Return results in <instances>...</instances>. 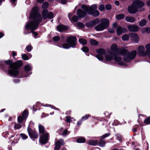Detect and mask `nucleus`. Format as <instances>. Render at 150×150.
Instances as JSON below:
<instances>
[{"instance_id": "obj_1", "label": "nucleus", "mask_w": 150, "mask_h": 150, "mask_svg": "<svg viewBox=\"0 0 150 150\" xmlns=\"http://www.w3.org/2000/svg\"><path fill=\"white\" fill-rule=\"evenodd\" d=\"M38 8L35 6L32 8L30 14V20L25 26L26 29L33 31L37 29L42 20L40 15L38 13Z\"/></svg>"}, {"instance_id": "obj_2", "label": "nucleus", "mask_w": 150, "mask_h": 150, "mask_svg": "<svg viewBox=\"0 0 150 150\" xmlns=\"http://www.w3.org/2000/svg\"><path fill=\"white\" fill-rule=\"evenodd\" d=\"M5 63L7 65H9L11 69L8 71V73L10 75L12 76H15L18 74L19 71L18 69L21 67L22 65V62L20 60L13 63H12V61L8 60L4 61H0V67L4 66V64Z\"/></svg>"}, {"instance_id": "obj_3", "label": "nucleus", "mask_w": 150, "mask_h": 150, "mask_svg": "<svg viewBox=\"0 0 150 150\" xmlns=\"http://www.w3.org/2000/svg\"><path fill=\"white\" fill-rule=\"evenodd\" d=\"M81 7L88 13L89 14H92L94 17L97 16L99 15V12L96 10L97 6L95 4L93 5L91 7L83 5Z\"/></svg>"}, {"instance_id": "obj_4", "label": "nucleus", "mask_w": 150, "mask_h": 150, "mask_svg": "<svg viewBox=\"0 0 150 150\" xmlns=\"http://www.w3.org/2000/svg\"><path fill=\"white\" fill-rule=\"evenodd\" d=\"M121 53L122 55L125 57V61L127 62H129L130 60L134 58L136 55V52L134 50L129 53L128 51L125 50H123Z\"/></svg>"}, {"instance_id": "obj_5", "label": "nucleus", "mask_w": 150, "mask_h": 150, "mask_svg": "<svg viewBox=\"0 0 150 150\" xmlns=\"http://www.w3.org/2000/svg\"><path fill=\"white\" fill-rule=\"evenodd\" d=\"M101 24L95 27V29L98 31L103 30L109 26V21L106 18H103L101 20Z\"/></svg>"}, {"instance_id": "obj_6", "label": "nucleus", "mask_w": 150, "mask_h": 150, "mask_svg": "<svg viewBox=\"0 0 150 150\" xmlns=\"http://www.w3.org/2000/svg\"><path fill=\"white\" fill-rule=\"evenodd\" d=\"M42 15L43 18L46 19L47 18H51L53 17V14L52 12L48 13V11L46 9L44 10L42 12Z\"/></svg>"}, {"instance_id": "obj_7", "label": "nucleus", "mask_w": 150, "mask_h": 150, "mask_svg": "<svg viewBox=\"0 0 150 150\" xmlns=\"http://www.w3.org/2000/svg\"><path fill=\"white\" fill-rule=\"evenodd\" d=\"M111 50L112 51V52L113 54V55H119L121 54L120 51L118 49L117 45L116 44H112L111 47Z\"/></svg>"}, {"instance_id": "obj_8", "label": "nucleus", "mask_w": 150, "mask_h": 150, "mask_svg": "<svg viewBox=\"0 0 150 150\" xmlns=\"http://www.w3.org/2000/svg\"><path fill=\"white\" fill-rule=\"evenodd\" d=\"M96 52L98 54L96 56V57L100 60H102L103 58L102 55L106 53L105 50L103 49H99L97 50Z\"/></svg>"}, {"instance_id": "obj_9", "label": "nucleus", "mask_w": 150, "mask_h": 150, "mask_svg": "<svg viewBox=\"0 0 150 150\" xmlns=\"http://www.w3.org/2000/svg\"><path fill=\"white\" fill-rule=\"evenodd\" d=\"M76 40V39L74 36L69 37L67 39V42L72 47L75 46Z\"/></svg>"}, {"instance_id": "obj_10", "label": "nucleus", "mask_w": 150, "mask_h": 150, "mask_svg": "<svg viewBox=\"0 0 150 150\" xmlns=\"http://www.w3.org/2000/svg\"><path fill=\"white\" fill-rule=\"evenodd\" d=\"M28 132L30 137L34 138V139L38 138V135L35 131H33L29 127L28 128Z\"/></svg>"}, {"instance_id": "obj_11", "label": "nucleus", "mask_w": 150, "mask_h": 150, "mask_svg": "<svg viewBox=\"0 0 150 150\" xmlns=\"http://www.w3.org/2000/svg\"><path fill=\"white\" fill-rule=\"evenodd\" d=\"M139 54V55L142 56H145L146 55H147V52H146V50L145 51V48L144 46L141 45L139 46L138 48Z\"/></svg>"}, {"instance_id": "obj_12", "label": "nucleus", "mask_w": 150, "mask_h": 150, "mask_svg": "<svg viewBox=\"0 0 150 150\" xmlns=\"http://www.w3.org/2000/svg\"><path fill=\"white\" fill-rule=\"evenodd\" d=\"M127 29L125 28L118 26L116 30L117 34L118 35H120L121 34L127 32Z\"/></svg>"}, {"instance_id": "obj_13", "label": "nucleus", "mask_w": 150, "mask_h": 150, "mask_svg": "<svg viewBox=\"0 0 150 150\" xmlns=\"http://www.w3.org/2000/svg\"><path fill=\"white\" fill-rule=\"evenodd\" d=\"M99 21V20L98 19H96L91 22L87 23L86 26L89 28L92 27L98 23Z\"/></svg>"}, {"instance_id": "obj_14", "label": "nucleus", "mask_w": 150, "mask_h": 150, "mask_svg": "<svg viewBox=\"0 0 150 150\" xmlns=\"http://www.w3.org/2000/svg\"><path fill=\"white\" fill-rule=\"evenodd\" d=\"M128 12L130 13H135L137 11V8L135 5H133L132 3V5L128 7Z\"/></svg>"}, {"instance_id": "obj_15", "label": "nucleus", "mask_w": 150, "mask_h": 150, "mask_svg": "<svg viewBox=\"0 0 150 150\" xmlns=\"http://www.w3.org/2000/svg\"><path fill=\"white\" fill-rule=\"evenodd\" d=\"M109 54H106L105 56V59L106 61H110L112 59L113 56L115 55H113V54L111 51H109Z\"/></svg>"}, {"instance_id": "obj_16", "label": "nucleus", "mask_w": 150, "mask_h": 150, "mask_svg": "<svg viewBox=\"0 0 150 150\" xmlns=\"http://www.w3.org/2000/svg\"><path fill=\"white\" fill-rule=\"evenodd\" d=\"M130 37L134 42H137L139 40V37L137 34L135 33H132L130 34Z\"/></svg>"}, {"instance_id": "obj_17", "label": "nucleus", "mask_w": 150, "mask_h": 150, "mask_svg": "<svg viewBox=\"0 0 150 150\" xmlns=\"http://www.w3.org/2000/svg\"><path fill=\"white\" fill-rule=\"evenodd\" d=\"M133 5H135L137 8H140L143 6L144 5V3L139 1H136L133 2Z\"/></svg>"}, {"instance_id": "obj_18", "label": "nucleus", "mask_w": 150, "mask_h": 150, "mask_svg": "<svg viewBox=\"0 0 150 150\" xmlns=\"http://www.w3.org/2000/svg\"><path fill=\"white\" fill-rule=\"evenodd\" d=\"M77 14L79 18H81L83 17L86 16V13L81 9H79L77 11Z\"/></svg>"}, {"instance_id": "obj_19", "label": "nucleus", "mask_w": 150, "mask_h": 150, "mask_svg": "<svg viewBox=\"0 0 150 150\" xmlns=\"http://www.w3.org/2000/svg\"><path fill=\"white\" fill-rule=\"evenodd\" d=\"M62 141H57L55 143V147L54 148V150H59L61 146L64 144Z\"/></svg>"}, {"instance_id": "obj_20", "label": "nucleus", "mask_w": 150, "mask_h": 150, "mask_svg": "<svg viewBox=\"0 0 150 150\" xmlns=\"http://www.w3.org/2000/svg\"><path fill=\"white\" fill-rule=\"evenodd\" d=\"M127 27L129 30L131 31H137L138 29V27L136 25H129Z\"/></svg>"}, {"instance_id": "obj_21", "label": "nucleus", "mask_w": 150, "mask_h": 150, "mask_svg": "<svg viewBox=\"0 0 150 150\" xmlns=\"http://www.w3.org/2000/svg\"><path fill=\"white\" fill-rule=\"evenodd\" d=\"M73 14L71 13H69L68 16L69 19L71 21L74 22H76L78 21V18L76 16H73L72 18L71 19V18Z\"/></svg>"}, {"instance_id": "obj_22", "label": "nucleus", "mask_w": 150, "mask_h": 150, "mask_svg": "<svg viewBox=\"0 0 150 150\" xmlns=\"http://www.w3.org/2000/svg\"><path fill=\"white\" fill-rule=\"evenodd\" d=\"M57 28L58 31L61 32L63 30H67L68 28L66 26H64L63 25H59L57 27Z\"/></svg>"}, {"instance_id": "obj_23", "label": "nucleus", "mask_w": 150, "mask_h": 150, "mask_svg": "<svg viewBox=\"0 0 150 150\" xmlns=\"http://www.w3.org/2000/svg\"><path fill=\"white\" fill-rule=\"evenodd\" d=\"M147 55L150 58V43L147 44L145 46Z\"/></svg>"}, {"instance_id": "obj_24", "label": "nucleus", "mask_w": 150, "mask_h": 150, "mask_svg": "<svg viewBox=\"0 0 150 150\" xmlns=\"http://www.w3.org/2000/svg\"><path fill=\"white\" fill-rule=\"evenodd\" d=\"M42 141H47L49 140V134L48 133H45L42 136Z\"/></svg>"}, {"instance_id": "obj_25", "label": "nucleus", "mask_w": 150, "mask_h": 150, "mask_svg": "<svg viewBox=\"0 0 150 150\" xmlns=\"http://www.w3.org/2000/svg\"><path fill=\"white\" fill-rule=\"evenodd\" d=\"M125 20L127 21L130 23L133 22L135 21V19L134 18L129 16L126 17Z\"/></svg>"}, {"instance_id": "obj_26", "label": "nucleus", "mask_w": 150, "mask_h": 150, "mask_svg": "<svg viewBox=\"0 0 150 150\" xmlns=\"http://www.w3.org/2000/svg\"><path fill=\"white\" fill-rule=\"evenodd\" d=\"M39 129L40 134H43L45 132V128L42 125H39Z\"/></svg>"}, {"instance_id": "obj_27", "label": "nucleus", "mask_w": 150, "mask_h": 150, "mask_svg": "<svg viewBox=\"0 0 150 150\" xmlns=\"http://www.w3.org/2000/svg\"><path fill=\"white\" fill-rule=\"evenodd\" d=\"M147 22V21L145 19H143L139 22V25L141 26H144L145 25Z\"/></svg>"}, {"instance_id": "obj_28", "label": "nucleus", "mask_w": 150, "mask_h": 150, "mask_svg": "<svg viewBox=\"0 0 150 150\" xmlns=\"http://www.w3.org/2000/svg\"><path fill=\"white\" fill-rule=\"evenodd\" d=\"M89 42L90 44L95 45H97L98 43V42L93 39L90 40Z\"/></svg>"}, {"instance_id": "obj_29", "label": "nucleus", "mask_w": 150, "mask_h": 150, "mask_svg": "<svg viewBox=\"0 0 150 150\" xmlns=\"http://www.w3.org/2000/svg\"><path fill=\"white\" fill-rule=\"evenodd\" d=\"M129 35L127 34H125L122 37V39L123 41L127 40L129 39Z\"/></svg>"}, {"instance_id": "obj_30", "label": "nucleus", "mask_w": 150, "mask_h": 150, "mask_svg": "<svg viewBox=\"0 0 150 150\" xmlns=\"http://www.w3.org/2000/svg\"><path fill=\"white\" fill-rule=\"evenodd\" d=\"M79 42L83 45H85L87 43V41L85 39L82 38L80 39L79 40Z\"/></svg>"}, {"instance_id": "obj_31", "label": "nucleus", "mask_w": 150, "mask_h": 150, "mask_svg": "<svg viewBox=\"0 0 150 150\" xmlns=\"http://www.w3.org/2000/svg\"><path fill=\"white\" fill-rule=\"evenodd\" d=\"M124 16V14H121L117 15L116 16V17L117 19L120 20L123 18Z\"/></svg>"}, {"instance_id": "obj_32", "label": "nucleus", "mask_w": 150, "mask_h": 150, "mask_svg": "<svg viewBox=\"0 0 150 150\" xmlns=\"http://www.w3.org/2000/svg\"><path fill=\"white\" fill-rule=\"evenodd\" d=\"M98 141H88L87 144L91 145H97Z\"/></svg>"}, {"instance_id": "obj_33", "label": "nucleus", "mask_w": 150, "mask_h": 150, "mask_svg": "<svg viewBox=\"0 0 150 150\" xmlns=\"http://www.w3.org/2000/svg\"><path fill=\"white\" fill-rule=\"evenodd\" d=\"M98 145L101 147H103L105 145V141H98Z\"/></svg>"}, {"instance_id": "obj_34", "label": "nucleus", "mask_w": 150, "mask_h": 150, "mask_svg": "<svg viewBox=\"0 0 150 150\" xmlns=\"http://www.w3.org/2000/svg\"><path fill=\"white\" fill-rule=\"evenodd\" d=\"M26 118H25L21 116H20L18 117V122L19 123H21L22 122L23 120Z\"/></svg>"}, {"instance_id": "obj_35", "label": "nucleus", "mask_w": 150, "mask_h": 150, "mask_svg": "<svg viewBox=\"0 0 150 150\" xmlns=\"http://www.w3.org/2000/svg\"><path fill=\"white\" fill-rule=\"evenodd\" d=\"M31 67L29 65H26L25 67V69L26 71H28L31 70Z\"/></svg>"}, {"instance_id": "obj_36", "label": "nucleus", "mask_w": 150, "mask_h": 150, "mask_svg": "<svg viewBox=\"0 0 150 150\" xmlns=\"http://www.w3.org/2000/svg\"><path fill=\"white\" fill-rule=\"evenodd\" d=\"M76 25L78 27L81 28H83L85 26L81 22L77 23Z\"/></svg>"}, {"instance_id": "obj_37", "label": "nucleus", "mask_w": 150, "mask_h": 150, "mask_svg": "<svg viewBox=\"0 0 150 150\" xmlns=\"http://www.w3.org/2000/svg\"><path fill=\"white\" fill-rule=\"evenodd\" d=\"M28 113L27 111L26 110H24L23 112L22 116L23 117L25 118H26L28 116Z\"/></svg>"}, {"instance_id": "obj_38", "label": "nucleus", "mask_w": 150, "mask_h": 150, "mask_svg": "<svg viewBox=\"0 0 150 150\" xmlns=\"http://www.w3.org/2000/svg\"><path fill=\"white\" fill-rule=\"evenodd\" d=\"M62 47L64 48L68 49L70 48V46L67 43H64L62 45Z\"/></svg>"}, {"instance_id": "obj_39", "label": "nucleus", "mask_w": 150, "mask_h": 150, "mask_svg": "<svg viewBox=\"0 0 150 150\" xmlns=\"http://www.w3.org/2000/svg\"><path fill=\"white\" fill-rule=\"evenodd\" d=\"M90 116L89 114H87L85 116L82 117L81 118V120H84L87 119L88 117Z\"/></svg>"}, {"instance_id": "obj_40", "label": "nucleus", "mask_w": 150, "mask_h": 150, "mask_svg": "<svg viewBox=\"0 0 150 150\" xmlns=\"http://www.w3.org/2000/svg\"><path fill=\"white\" fill-rule=\"evenodd\" d=\"M144 122L146 124H150V116L145 120Z\"/></svg>"}, {"instance_id": "obj_41", "label": "nucleus", "mask_w": 150, "mask_h": 150, "mask_svg": "<svg viewBox=\"0 0 150 150\" xmlns=\"http://www.w3.org/2000/svg\"><path fill=\"white\" fill-rule=\"evenodd\" d=\"M48 4L47 2H45L43 3L42 5V8H46L48 6Z\"/></svg>"}, {"instance_id": "obj_42", "label": "nucleus", "mask_w": 150, "mask_h": 150, "mask_svg": "<svg viewBox=\"0 0 150 150\" xmlns=\"http://www.w3.org/2000/svg\"><path fill=\"white\" fill-rule=\"evenodd\" d=\"M114 59L115 61L119 62L121 60V58L119 56H116L114 57Z\"/></svg>"}, {"instance_id": "obj_43", "label": "nucleus", "mask_w": 150, "mask_h": 150, "mask_svg": "<svg viewBox=\"0 0 150 150\" xmlns=\"http://www.w3.org/2000/svg\"><path fill=\"white\" fill-rule=\"evenodd\" d=\"M23 59L24 60H28L29 59L28 57L25 54H23L22 55Z\"/></svg>"}, {"instance_id": "obj_44", "label": "nucleus", "mask_w": 150, "mask_h": 150, "mask_svg": "<svg viewBox=\"0 0 150 150\" xmlns=\"http://www.w3.org/2000/svg\"><path fill=\"white\" fill-rule=\"evenodd\" d=\"M26 49L28 52H30L31 51L32 49V47L31 45H28L26 47Z\"/></svg>"}, {"instance_id": "obj_45", "label": "nucleus", "mask_w": 150, "mask_h": 150, "mask_svg": "<svg viewBox=\"0 0 150 150\" xmlns=\"http://www.w3.org/2000/svg\"><path fill=\"white\" fill-rule=\"evenodd\" d=\"M81 50L83 52H87L88 51V48L86 47H83L81 49Z\"/></svg>"}, {"instance_id": "obj_46", "label": "nucleus", "mask_w": 150, "mask_h": 150, "mask_svg": "<svg viewBox=\"0 0 150 150\" xmlns=\"http://www.w3.org/2000/svg\"><path fill=\"white\" fill-rule=\"evenodd\" d=\"M105 9V7L102 4L100 5L99 7V9L100 11H103Z\"/></svg>"}, {"instance_id": "obj_47", "label": "nucleus", "mask_w": 150, "mask_h": 150, "mask_svg": "<svg viewBox=\"0 0 150 150\" xmlns=\"http://www.w3.org/2000/svg\"><path fill=\"white\" fill-rule=\"evenodd\" d=\"M21 137L23 139H27L28 138L27 136L26 135L24 134H21Z\"/></svg>"}, {"instance_id": "obj_48", "label": "nucleus", "mask_w": 150, "mask_h": 150, "mask_svg": "<svg viewBox=\"0 0 150 150\" xmlns=\"http://www.w3.org/2000/svg\"><path fill=\"white\" fill-rule=\"evenodd\" d=\"M116 137L117 138V140H122V138L120 136V135L119 134H117L116 135Z\"/></svg>"}, {"instance_id": "obj_49", "label": "nucleus", "mask_w": 150, "mask_h": 150, "mask_svg": "<svg viewBox=\"0 0 150 150\" xmlns=\"http://www.w3.org/2000/svg\"><path fill=\"white\" fill-rule=\"evenodd\" d=\"M86 139L83 137H79L78 138L76 141H86Z\"/></svg>"}, {"instance_id": "obj_50", "label": "nucleus", "mask_w": 150, "mask_h": 150, "mask_svg": "<svg viewBox=\"0 0 150 150\" xmlns=\"http://www.w3.org/2000/svg\"><path fill=\"white\" fill-rule=\"evenodd\" d=\"M68 133V131L67 129H65L64 130L62 133V135L63 136H66Z\"/></svg>"}, {"instance_id": "obj_51", "label": "nucleus", "mask_w": 150, "mask_h": 150, "mask_svg": "<svg viewBox=\"0 0 150 150\" xmlns=\"http://www.w3.org/2000/svg\"><path fill=\"white\" fill-rule=\"evenodd\" d=\"M60 39L59 37L58 36H55L53 37V40L55 41H57L59 40Z\"/></svg>"}, {"instance_id": "obj_52", "label": "nucleus", "mask_w": 150, "mask_h": 150, "mask_svg": "<svg viewBox=\"0 0 150 150\" xmlns=\"http://www.w3.org/2000/svg\"><path fill=\"white\" fill-rule=\"evenodd\" d=\"M21 127V125L19 124H17L16 125H15V127L16 129H19Z\"/></svg>"}, {"instance_id": "obj_53", "label": "nucleus", "mask_w": 150, "mask_h": 150, "mask_svg": "<svg viewBox=\"0 0 150 150\" xmlns=\"http://www.w3.org/2000/svg\"><path fill=\"white\" fill-rule=\"evenodd\" d=\"M105 8L107 10H109L111 8V6L110 4H107Z\"/></svg>"}, {"instance_id": "obj_54", "label": "nucleus", "mask_w": 150, "mask_h": 150, "mask_svg": "<svg viewBox=\"0 0 150 150\" xmlns=\"http://www.w3.org/2000/svg\"><path fill=\"white\" fill-rule=\"evenodd\" d=\"M59 1L60 3L62 4H65L66 2V0H58Z\"/></svg>"}, {"instance_id": "obj_55", "label": "nucleus", "mask_w": 150, "mask_h": 150, "mask_svg": "<svg viewBox=\"0 0 150 150\" xmlns=\"http://www.w3.org/2000/svg\"><path fill=\"white\" fill-rule=\"evenodd\" d=\"M66 118L67 122H69L71 120L70 117L69 116H67L66 117Z\"/></svg>"}, {"instance_id": "obj_56", "label": "nucleus", "mask_w": 150, "mask_h": 150, "mask_svg": "<svg viewBox=\"0 0 150 150\" xmlns=\"http://www.w3.org/2000/svg\"><path fill=\"white\" fill-rule=\"evenodd\" d=\"M147 28H143L142 29V33H144L145 32H146V30H147Z\"/></svg>"}, {"instance_id": "obj_57", "label": "nucleus", "mask_w": 150, "mask_h": 150, "mask_svg": "<svg viewBox=\"0 0 150 150\" xmlns=\"http://www.w3.org/2000/svg\"><path fill=\"white\" fill-rule=\"evenodd\" d=\"M109 133H106L104 134L102 136V137L103 138H105V137H108L110 135Z\"/></svg>"}, {"instance_id": "obj_58", "label": "nucleus", "mask_w": 150, "mask_h": 150, "mask_svg": "<svg viewBox=\"0 0 150 150\" xmlns=\"http://www.w3.org/2000/svg\"><path fill=\"white\" fill-rule=\"evenodd\" d=\"M47 141H39V144L41 145L47 143Z\"/></svg>"}, {"instance_id": "obj_59", "label": "nucleus", "mask_w": 150, "mask_h": 150, "mask_svg": "<svg viewBox=\"0 0 150 150\" xmlns=\"http://www.w3.org/2000/svg\"><path fill=\"white\" fill-rule=\"evenodd\" d=\"M119 64L120 65H122V66H126V65L125 64V63H124L123 62H120L119 63Z\"/></svg>"}, {"instance_id": "obj_60", "label": "nucleus", "mask_w": 150, "mask_h": 150, "mask_svg": "<svg viewBox=\"0 0 150 150\" xmlns=\"http://www.w3.org/2000/svg\"><path fill=\"white\" fill-rule=\"evenodd\" d=\"M32 33H33V34L34 35V37H36L37 36V35H38V33L36 32H32Z\"/></svg>"}, {"instance_id": "obj_61", "label": "nucleus", "mask_w": 150, "mask_h": 150, "mask_svg": "<svg viewBox=\"0 0 150 150\" xmlns=\"http://www.w3.org/2000/svg\"><path fill=\"white\" fill-rule=\"evenodd\" d=\"M109 31L110 33H112L115 32V31L113 29H110L109 30Z\"/></svg>"}, {"instance_id": "obj_62", "label": "nucleus", "mask_w": 150, "mask_h": 150, "mask_svg": "<svg viewBox=\"0 0 150 150\" xmlns=\"http://www.w3.org/2000/svg\"><path fill=\"white\" fill-rule=\"evenodd\" d=\"M82 121V120H80L78 121L77 123V125H80Z\"/></svg>"}, {"instance_id": "obj_63", "label": "nucleus", "mask_w": 150, "mask_h": 150, "mask_svg": "<svg viewBox=\"0 0 150 150\" xmlns=\"http://www.w3.org/2000/svg\"><path fill=\"white\" fill-rule=\"evenodd\" d=\"M113 27L115 28H116L117 26V24L116 23H114L113 24Z\"/></svg>"}, {"instance_id": "obj_64", "label": "nucleus", "mask_w": 150, "mask_h": 150, "mask_svg": "<svg viewBox=\"0 0 150 150\" xmlns=\"http://www.w3.org/2000/svg\"><path fill=\"white\" fill-rule=\"evenodd\" d=\"M115 5H116L118 6L119 5V2L117 1H116L115 2Z\"/></svg>"}]
</instances>
